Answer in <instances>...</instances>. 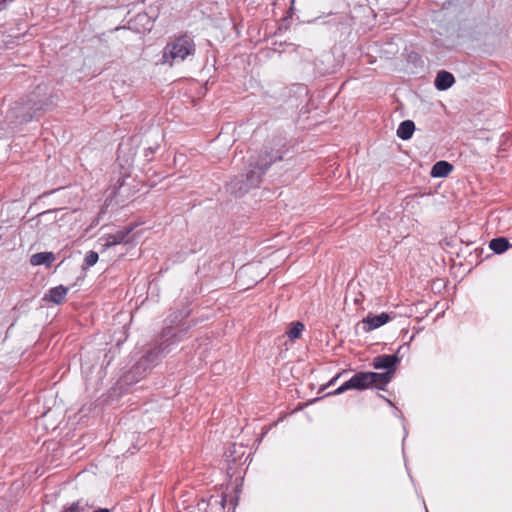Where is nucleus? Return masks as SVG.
<instances>
[{
  "instance_id": "1",
  "label": "nucleus",
  "mask_w": 512,
  "mask_h": 512,
  "mask_svg": "<svg viewBox=\"0 0 512 512\" xmlns=\"http://www.w3.org/2000/svg\"><path fill=\"white\" fill-rule=\"evenodd\" d=\"M285 144L282 139H272L256 154L248 159L247 171L241 179L235 178L228 187L232 194L239 197L251 188L257 187L263 180L270 166L283 159Z\"/></svg>"
},
{
  "instance_id": "2",
  "label": "nucleus",
  "mask_w": 512,
  "mask_h": 512,
  "mask_svg": "<svg viewBox=\"0 0 512 512\" xmlns=\"http://www.w3.org/2000/svg\"><path fill=\"white\" fill-rule=\"evenodd\" d=\"M186 334V329L175 331L173 327L164 328L161 339L156 340V343L142 357L147 359L152 367H155L171 351L173 345L184 340Z\"/></svg>"
},
{
  "instance_id": "3",
  "label": "nucleus",
  "mask_w": 512,
  "mask_h": 512,
  "mask_svg": "<svg viewBox=\"0 0 512 512\" xmlns=\"http://www.w3.org/2000/svg\"><path fill=\"white\" fill-rule=\"evenodd\" d=\"M195 43L187 35L176 37L166 44L162 51V64L172 67L174 64L183 62L187 57L195 54Z\"/></svg>"
},
{
  "instance_id": "4",
  "label": "nucleus",
  "mask_w": 512,
  "mask_h": 512,
  "mask_svg": "<svg viewBox=\"0 0 512 512\" xmlns=\"http://www.w3.org/2000/svg\"><path fill=\"white\" fill-rule=\"evenodd\" d=\"M42 109L43 103L35 101L34 95H31L25 102H16L10 113L11 117L23 124L31 121L35 114Z\"/></svg>"
},
{
  "instance_id": "5",
  "label": "nucleus",
  "mask_w": 512,
  "mask_h": 512,
  "mask_svg": "<svg viewBox=\"0 0 512 512\" xmlns=\"http://www.w3.org/2000/svg\"><path fill=\"white\" fill-rule=\"evenodd\" d=\"M367 379L368 378H367L366 372H364V371L357 372L349 380H347L341 386H339L336 390H334L333 392H329L326 395L327 396L339 395L348 390L363 391V390L369 389Z\"/></svg>"
},
{
  "instance_id": "6",
  "label": "nucleus",
  "mask_w": 512,
  "mask_h": 512,
  "mask_svg": "<svg viewBox=\"0 0 512 512\" xmlns=\"http://www.w3.org/2000/svg\"><path fill=\"white\" fill-rule=\"evenodd\" d=\"M400 364V358L397 354H382L373 358L371 366L376 370H385L384 372H391L394 377L396 370Z\"/></svg>"
},
{
  "instance_id": "7",
  "label": "nucleus",
  "mask_w": 512,
  "mask_h": 512,
  "mask_svg": "<svg viewBox=\"0 0 512 512\" xmlns=\"http://www.w3.org/2000/svg\"><path fill=\"white\" fill-rule=\"evenodd\" d=\"M152 368V365L147 362V359L141 357L125 374L124 381L128 384L138 382L140 379L144 378L147 372Z\"/></svg>"
},
{
  "instance_id": "8",
  "label": "nucleus",
  "mask_w": 512,
  "mask_h": 512,
  "mask_svg": "<svg viewBox=\"0 0 512 512\" xmlns=\"http://www.w3.org/2000/svg\"><path fill=\"white\" fill-rule=\"evenodd\" d=\"M152 368V365L147 362V359L141 357L125 374L124 381L128 384L138 382L140 379L144 378L147 372Z\"/></svg>"
},
{
  "instance_id": "9",
  "label": "nucleus",
  "mask_w": 512,
  "mask_h": 512,
  "mask_svg": "<svg viewBox=\"0 0 512 512\" xmlns=\"http://www.w3.org/2000/svg\"><path fill=\"white\" fill-rule=\"evenodd\" d=\"M369 388L385 390L386 386L391 382L393 376L391 372H366Z\"/></svg>"
},
{
  "instance_id": "10",
  "label": "nucleus",
  "mask_w": 512,
  "mask_h": 512,
  "mask_svg": "<svg viewBox=\"0 0 512 512\" xmlns=\"http://www.w3.org/2000/svg\"><path fill=\"white\" fill-rule=\"evenodd\" d=\"M132 230H133V227L126 226V227H123L122 229L118 230L114 234L107 235V237L105 238V243L103 244V246L105 248H110L112 246H115V245H118V244H121V243L129 242L128 236L130 235Z\"/></svg>"
},
{
  "instance_id": "11",
  "label": "nucleus",
  "mask_w": 512,
  "mask_h": 512,
  "mask_svg": "<svg viewBox=\"0 0 512 512\" xmlns=\"http://www.w3.org/2000/svg\"><path fill=\"white\" fill-rule=\"evenodd\" d=\"M391 320V317L387 313H380L377 315L368 314L366 318L363 319L364 330L369 332L371 330L377 329L382 325L386 324Z\"/></svg>"
},
{
  "instance_id": "12",
  "label": "nucleus",
  "mask_w": 512,
  "mask_h": 512,
  "mask_svg": "<svg viewBox=\"0 0 512 512\" xmlns=\"http://www.w3.org/2000/svg\"><path fill=\"white\" fill-rule=\"evenodd\" d=\"M68 291L69 288L63 285L53 287L44 295L43 300L57 305L62 304L65 301Z\"/></svg>"
},
{
  "instance_id": "13",
  "label": "nucleus",
  "mask_w": 512,
  "mask_h": 512,
  "mask_svg": "<svg viewBox=\"0 0 512 512\" xmlns=\"http://www.w3.org/2000/svg\"><path fill=\"white\" fill-rule=\"evenodd\" d=\"M455 82L454 76L445 70H441L437 73L434 84L439 91L449 89Z\"/></svg>"
},
{
  "instance_id": "14",
  "label": "nucleus",
  "mask_w": 512,
  "mask_h": 512,
  "mask_svg": "<svg viewBox=\"0 0 512 512\" xmlns=\"http://www.w3.org/2000/svg\"><path fill=\"white\" fill-rule=\"evenodd\" d=\"M453 170V165L447 161L441 160L436 162L431 169L432 177H446Z\"/></svg>"
},
{
  "instance_id": "15",
  "label": "nucleus",
  "mask_w": 512,
  "mask_h": 512,
  "mask_svg": "<svg viewBox=\"0 0 512 512\" xmlns=\"http://www.w3.org/2000/svg\"><path fill=\"white\" fill-rule=\"evenodd\" d=\"M415 130V124L412 120L402 121L397 129V136L402 140H409Z\"/></svg>"
},
{
  "instance_id": "16",
  "label": "nucleus",
  "mask_w": 512,
  "mask_h": 512,
  "mask_svg": "<svg viewBox=\"0 0 512 512\" xmlns=\"http://www.w3.org/2000/svg\"><path fill=\"white\" fill-rule=\"evenodd\" d=\"M54 260L55 256L52 252H39L31 256L30 263L34 266L43 264L49 266Z\"/></svg>"
},
{
  "instance_id": "17",
  "label": "nucleus",
  "mask_w": 512,
  "mask_h": 512,
  "mask_svg": "<svg viewBox=\"0 0 512 512\" xmlns=\"http://www.w3.org/2000/svg\"><path fill=\"white\" fill-rule=\"evenodd\" d=\"M92 507L88 502L83 499H79L73 503L63 506L61 512H89Z\"/></svg>"
},
{
  "instance_id": "18",
  "label": "nucleus",
  "mask_w": 512,
  "mask_h": 512,
  "mask_svg": "<svg viewBox=\"0 0 512 512\" xmlns=\"http://www.w3.org/2000/svg\"><path fill=\"white\" fill-rule=\"evenodd\" d=\"M509 247L510 243L504 237L494 238L489 243V248L497 254L505 252Z\"/></svg>"
},
{
  "instance_id": "19",
  "label": "nucleus",
  "mask_w": 512,
  "mask_h": 512,
  "mask_svg": "<svg viewBox=\"0 0 512 512\" xmlns=\"http://www.w3.org/2000/svg\"><path fill=\"white\" fill-rule=\"evenodd\" d=\"M98 259H99V255L97 252H95V251L87 252L85 255V258H84L82 268L83 269L90 268L91 266H93L97 263Z\"/></svg>"
},
{
  "instance_id": "20",
  "label": "nucleus",
  "mask_w": 512,
  "mask_h": 512,
  "mask_svg": "<svg viewBox=\"0 0 512 512\" xmlns=\"http://www.w3.org/2000/svg\"><path fill=\"white\" fill-rule=\"evenodd\" d=\"M304 330V325L301 322L293 323L292 327L287 332V335L290 339H298L301 336V333Z\"/></svg>"
},
{
  "instance_id": "21",
  "label": "nucleus",
  "mask_w": 512,
  "mask_h": 512,
  "mask_svg": "<svg viewBox=\"0 0 512 512\" xmlns=\"http://www.w3.org/2000/svg\"><path fill=\"white\" fill-rule=\"evenodd\" d=\"M345 373V371L338 373L336 376H334L327 384V386H332L335 384V382L342 376V374Z\"/></svg>"
},
{
  "instance_id": "22",
  "label": "nucleus",
  "mask_w": 512,
  "mask_h": 512,
  "mask_svg": "<svg viewBox=\"0 0 512 512\" xmlns=\"http://www.w3.org/2000/svg\"><path fill=\"white\" fill-rule=\"evenodd\" d=\"M93 512H110V510L107 508H99L97 510H94Z\"/></svg>"
},
{
  "instance_id": "23",
  "label": "nucleus",
  "mask_w": 512,
  "mask_h": 512,
  "mask_svg": "<svg viewBox=\"0 0 512 512\" xmlns=\"http://www.w3.org/2000/svg\"><path fill=\"white\" fill-rule=\"evenodd\" d=\"M237 502H238V499H237V498H235V499H234V504L236 505V504H237Z\"/></svg>"
},
{
  "instance_id": "24",
  "label": "nucleus",
  "mask_w": 512,
  "mask_h": 512,
  "mask_svg": "<svg viewBox=\"0 0 512 512\" xmlns=\"http://www.w3.org/2000/svg\"><path fill=\"white\" fill-rule=\"evenodd\" d=\"M49 212H50V211H45V212H43V215H46V214H48Z\"/></svg>"
},
{
  "instance_id": "25",
  "label": "nucleus",
  "mask_w": 512,
  "mask_h": 512,
  "mask_svg": "<svg viewBox=\"0 0 512 512\" xmlns=\"http://www.w3.org/2000/svg\"><path fill=\"white\" fill-rule=\"evenodd\" d=\"M49 212H50V211H45V212H43V215H46V214H48Z\"/></svg>"
}]
</instances>
